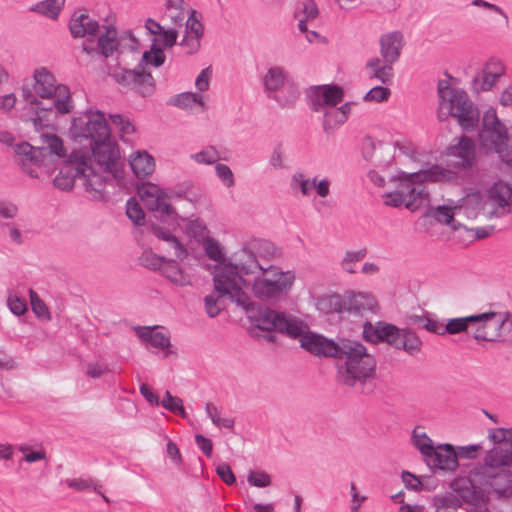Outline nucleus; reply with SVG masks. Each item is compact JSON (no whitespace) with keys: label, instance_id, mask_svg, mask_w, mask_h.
I'll use <instances>...</instances> for the list:
<instances>
[{"label":"nucleus","instance_id":"nucleus-56","mask_svg":"<svg viewBox=\"0 0 512 512\" xmlns=\"http://www.w3.org/2000/svg\"><path fill=\"white\" fill-rule=\"evenodd\" d=\"M7 305L10 311L16 316L24 315L27 312L25 299L19 297L16 293H9L7 297Z\"/></svg>","mask_w":512,"mask_h":512},{"label":"nucleus","instance_id":"nucleus-18","mask_svg":"<svg viewBox=\"0 0 512 512\" xmlns=\"http://www.w3.org/2000/svg\"><path fill=\"white\" fill-rule=\"evenodd\" d=\"M506 70V65L501 59L496 57L489 58L473 78V90L477 93L491 91L499 79L505 76Z\"/></svg>","mask_w":512,"mask_h":512},{"label":"nucleus","instance_id":"nucleus-44","mask_svg":"<svg viewBox=\"0 0 512 512\" xmlns=\"http://www.w3.org/2000/svg\"><path fill=\"white\" fill-rule=\"evenodd\" d=\"M189 158L197 165H212L220 159V155L214 146H205L200 151L192 153Z\"/></svg>","mask_w":512,"mask_h":512},{"label":"nucleus","instance_id":"nucleus-13","mask_svg":"<svg viewBox=\"0 0 512 512\" xmlns=\"http://www.w3.org/2000/svg\"><path fill=\"white\" fill-rule=\"evenodd\" d=\"M93 166L103 176V172L117 178L122 173V156L120 146L112 137L111 131L102 138L90 143V152Z\"/></svg>","mask_w":512,"mask_h":512},{"label":"nucleus","instance_id":"nucleus-9","mask_svg":"<svg viewBox=\"0 0 512 512\" xmlns=\"http://www.w3.org/2000/svg\"><path fill=\"white\" fill-rule=\"evenodd\" d=\"M336 358L339 359L337 369L341 383L355 387L374 379L376 361L361 343L341 340L340 352Z\"/></svg>","mask_w":512,"mask_h":512},{"label":"nucleus","instance_id":"nucleus-21","mask_svg":"<svg viewBox=\"0 0 512 512\" xmlns=\"http://www.w3.org/2000/svg\"><path fill=\"white\" fill-rule=\"evenodd\" d=\"M97 34L96 45H93L90 39L83 44V50L87 54L99 53L108 58L118 51L120 43L117 37V30L113 25H103Z\"/></svg>","mask_w":512,"mask_h":512},{"label":"nucleus","instance_id":"nucleus-49","mask_svg":"<svg viewBox=\"0 0 512 512\" xmlns=\"http://www.w3.org/2000/svg\"><path fill=\"white\" fill-rule=\"evenodd\" d=\"M110 120L123 141H126V138L135 132L133 123L121 115H110Z\"/></svg>","mask_w":512,"mask_h":512},{"label":"nucleus","instance_id":"nucleus-46","mask_svg":"<svg viewBox=\"0 0 512 512\" xmlns=\"http://www.w3.org/2000/svg\"><path fill=\"white\" fill-rule=\"evenodd\" d=\"M30 304L33 313L37 318L43 321L51 320V313L45 302L39 297V295L32 289L29 290Z\"/></svg>","mask_w":512,"mask_h":512},{"label":"nucleus","instance_id":"nucleus-19","mask_svg":"<svg viewBox=\"0 0 512 512\" xmlns=\"http://www.w3.org/2000/svg\"><path fill=\"white\" fill-rule=\"evenodd\" d=\"M151 232L159 241L158 248L170 258L183 261L188 257L189 252L186 245L169 229L153 224Z\"/></svg>","mask_w":512,"mask_h":512},{"label":"nucleus","instance_id":"nucleus-29","mask_svg":"<svg viewBox=\"0 0 512 512\" xmlns=\"http://www.w3.org/2000/svg\"><path fill=\"white\" fill-rule=\"evenodd\" d=\"M203 36V26L198 17L186 20L185 31L179 45L185 49L186 54H194L200 48V39Z\"/></svg>","mask_w":512,"mask_h":512},{"label":"nucleus","instance_id":"nucleus-63","mask_svg":"<svg viewBox=\"0 0 512 512\" xmlns=\"http://www.w3.org/2000/svg\"><path fill=\"white\" fill-rule=\"evenodd\" d=\"M108 372V367L98 362L89 363L86 367V374L92 379H99Z\"/></svg>","mask_w":512,"mask_h":512},{"label":"nucleus","instance_id":"nucleus-15","mask_svg":"<svg viewBox=\"0 0 512 512\" xmlns=\"http://www.w3.org/2000/svg\"><path fill=\"white\" fill-rule=\"evenodd\" d=\"M108 132L110 128L104 113L99 110H87L71 119L67 136L75 142L89 140L92 143Z\"/></svg>","mask_w":512,"mask_h":512},{"label":"nucleus","instance_id":"nucleus-39","mask_svg":"<svg viewBox=\"0 0 512 512\" xmlns=\"http://www.w3.org/2000/svg\"><path fill=\"white\" fill-rule=\"evenodd\" d=\"M64 4L65 0H44L33 5L31 10L47 18L56 20Z\"/></svg>","mask_w":512,"mask_h":512},{"label":"nucleus","instance_id":"nucleus-28","mask_svg":"<svg viewBox=\"0 0 512 512\" xmlns=\"http://www.w3.org/2000/svg\"><path fill=\"white\" fill-rule=\"evenodd\" d=\"M508 131L506 127L500 122L494 109L487 110L483 115L482 130L479 134V141L481 146L490 145L495 138H499Z\"/></svg>","mask_w":512,"mask_h":512},{"label":"nucleus","instance_id":"nucleus-61","mask_svg":"<svg viewBox=\"0 0 512 512\" xmlns=\"http://www.w3.org/2000/svg\"><path fill=\"white\" fill-rule=\"evenodd\" d=\"M212 78V70L211 68H205L203 69L199 75L196 77L195 80V87L197 89L196 93L203 94L206 92L210 87V81Z\"/></svg>","mask_w":512,"mask_h":512},{"label":"nucleus","instance_id":"nucleus-51","mask_svg":"<svg viewBox=\"0 0 512 512\" xmlns=\"http://www.w3.org/2000/svg\"><path fill=\"white\" fill-rule=\"evenodd\" d=\"M220 298L230 299L228 296L220 295L215 289L213 293L204 298L205 310L209 317H216L222 310Z\"/></svg>","mask_w":512,"mask_h":512},{"label":"nucleus","instance_id":"nucleus-8","mask_svg":"<svg viewBox=\"0 0 512 512\" xmlns=\"http://www.w3.org/2000/svg\"><path fill=\"white\" fill-rule=\"evenodd\" d=\"M14 151L22 171L31 178L50 175L56 161L65 158L67 155V148L63 139L52 132L40 135L39 146L34 147L27 142H23L17 144Z\"/></svg>","mask_w":512,"mask_h":512},{"label":"nucleus","instance_id":"nucleus-57","mask_svg":"<svg viewBox=\"0 0 512 512\" xmlns=\"http://www.w3.org/2000/svg\"><path fill=\"white\" fill-rule=\"evenodd\" d=\"M319 15L316 3L312 0H306L302 3L301 11L298 14L299 20H304V24L308 21L315 20Z\"/></svg>","mask_w":512,"mask_h":512},{"label":"nucleus","instance_id":"nucleus-23","mask_svg":"<svg viewBox=\"0 0 512 512\" xmlns=\"http://www.w3.org/2000/svg\"><path fill=\"white\" fill-rule=\"evenodd\" d=\"M68 26L74 38L96 36L101 28L97 19L91 16L85 9L74 11Z\"/></svg>","mask_w":512,"mask_h":512},{"label":"nucleus","instance_id":"nucleus-10","mask_svg":"<svg viewBox=\"0 0 512 512\" xmlns=\"http://www.w3.org/2000/svg\"><path fill=\"white\" fill-rule=\"evenodd\" d=\"M76 178H80L86 191L94 193L95 196L101 193L105 184V177L93 166L89 154L82 150L73 151L68 160L63 162L53 185L68 191L73 188Z\"/></svg>","mask_w":512,"mask_h":512},{"label":"nucleus","instance_id":"nucleus-47","mask_svg":"<svg viewBox=\"0 0 512 512\" xmlns=\"http://www.w3.org/2000/svg\"><path fill=\"white\" fill-rule=\"evenodd\" d=\"M160 404L164 409L170 411L171 413L178 414L182 418H187V413L183 406L182 399L173 396L169 391L165 392V395Z\"/></svg>","mask_w":512,"mask_h":512},{"label":"nucleus","instance_id":"nucleus-37","mask_svg":"<svg viewBox=\"0 0 512 512\" xmlns=\"http://www.w3.org/2000/svg\"><path fill=\"white\" fill-rule=\"evenodd\" d=\"M411 443L419 451L424 461L431 456L436 447L433 440L427 435L423 426H416L411 432Z\"/></svg>","mask_w":512,"mask_h":512},{"label":"nucleus","instance_id":"nucleus-60","mask_svg":"<svg viewBox=\"0 0 512 512\" xmlns=\"http://www.w3.org/2000/svg\"><path fill=\"white\" fill-rule=\"evenodd\" d=\"M482 451L480 444H472L467 446H458L456 448L457 460L459 458L473 460L476 459Z\"/></svg>","mask_w":512,"mask_h":512},{"label":"nucleus","instance_id":"nucleus-43","mask_svg":"<svg viewBox=\"0 0 512 512\" xmlns=\"http://www.w3.org/2000/svg\"><path fill=\"white\" fill-rule=\"evenodd\" d=\"M432 503L434 512H456L461 506L460 500L451 494L435 495Z\"/></svg>","mask_w":512,"mask_h":512},{"label":"nucleus","instance_id":"nucleus-30","mask_svg":"<svg viewBox=\"0 0 512 512\" xmlns=\"http://www.w3.org/2000/svg\"><path fill=\"white\" fill-rule=\"evenodd\" d=\"M165 16L174 25L172 29H175L177 32V27H181L184 21L186 22V20L192 16L197 17L196 12L189 8L183 0H167ZM161 26L164 29H171V27Z\"/></svg>","mask_w":512,"mask_h":512},{"label":"nucleus","instance_id":"nucleus-41","mask_svg":"<svg viewBox=\"0 0 512 512\" xmlns=\"http://www.w3.org/2000/svg\"><path fill=\"white\" fill-rule=\"evenodd\" d=\"M205 411L208 418L216 427L226 429H232L234 427V420L224 415L214 403H207Z\"/></svg>","mask_w":512,"mask_h":512},{"label":"nucleus","instance_id":"nucleus-17","mask_svg":"<svg viewBox=\"0 0 512 512\" xmlns=\"http://www.w3.org/2000/svg\"><path fill=\"white\" fill-rule=\"evenodd\" d=\"M441 159L440 165L454 169L458 175L459 168L471 169L476 164V143L467 136H461L441 153Z\"/></svg>","mask_w":512,"mask_h":512},{"label":"nucleus","instance_id":"nucleus-12","mask_svg":"<svg viewBox=\"0 0 512 512\" xmlns=\"http://www.w3.org/2000/svg\"><path fill=\"white\" fill-rule=\"evenodd\" d=\"M363 336L367 341L377 343L385 341L397 349H403L410 355L418 353L422 342L411 330L399 329L394 325L378 322L376 325L366 323Z\"/></svg>","mask_w":512,"mask_h":512},{"label":"nucleus","instance_id":"nucleus-54","mask_svg":"<svg viewBox=\"0 0 512 512\" xmlns=\"http://www.w3.org/2000/svg\"><path fill=\"white\" fill-rule=\"evenodd\" d=\"M167 260L166 256H160L152 252L144 253L142 256L143 265L150 270L159 271L160 274H162Z\"/></svg>","mask_w":512,"mask_h":512},{"label":"nucleus","instance_id":"nucleus-6","mask_svg":"<svg viewBox=\"0 0 512 512\" xmlns=\"http://www.w3.org/2000/svg\"><path fill=\"white\" fill-rule=\"evenodd\" d=\"M248 317L255 328L268 332L269 341L275 339L271 332L278 331L290 338H298L301 347L316 356L337 357L340 352L341 341L335 343L322 335L310 332L302 320L291 314L264 307L250 310Z\"/></svg>","mask_w":512,"mask_h":512},{"label":"nucleus","instance_id":"nucleus-53","mask_svg":"<svg viewBox=\"0 0 512 512\" xmlns=\"http://www.w3.org/2000/svg\"><path fill=\"white\" fill-rule=\"evenodd\" d=\"M269 165L275 170L287 168L286 150L279 144L273 148L269 156Z\"/></svg>","mask_w":512,"mask_h":512},{"label":"nucleus","instance_id":"nucleus-42","mask_svg":"<svg viewBox=\"0 0 512 512\" xmlns=\"http://www.w3.org/2000/svg\"><path fill=\"white\" fill-rule=\"evenodd\" d=\"M300 96L299 88L296 84L287 81L279 94L275 96L276 101L283 107H290L296 103Z\"/></svg>","mask_w":512,"mask_h":512},{"label":"nucleus","instance_id":"nucleus-2","mask_svg":"<svg viewBox=\"0 0 512 512\" xmlns=\"http://www.w3.org/2000/svg\"><path fill=\"white\" fill-rule=\"evenodd\" d=\"M487 439L493 445L483 459V464L470 471L469 478H457L451 488L468 504L488 503L491 496H512V427L491 428Z\"/></svg>","mask_w":512,"mask_h":512},{"label":"nucleus","instance_id":"nucleus-26","mask_svg":"<svg viewBox=\"0 0 512 512\" xmlns=\"http://www.w3.org/2000/svg\"><path fill=\"white\" fill-rule=\"evenodd\" d=\"M161 275L176 287L183 288L193 285L192 273L176 258H168Z\"/></svg>","mask_w":512,"mask_h":512},{"label":"nucleus","instance_id":"nucleus-59","mask_svg":"<svg viewBox=\"0 0 512 512\" xmlns=\"http://www.w3.org/2000/svg\"><path fill=\"white\" fill-rule=\"evenodd\" d=\"M390 94L391 92L388 88L376 86L365 94L364 100L368 102L380 103L387 101L390 97Z\"/></svg>","mask_w":512,"mask_h":512},{"label":"nucleus","instance_id":"nucleus-31","mask_svg":"<svg viewBox=\"0 0 512 512\" xmlns=\"http://www.w3.org/2000/svg\"><path fill=\"white\" fill-rule=\"evenodd\" d=\"M261 81L265 92L272 95L284 87L288 81V74L285 68L281 66H271L263 74Z\"/></svg>","mask_w":512,"mask_h":512},{"label":"nucleus","instance_id":"nucleus-62","mask_svg":"<svg viewBox=\"0 0 512 512\" xmlns=\"http://www.w3.org/2000/svg\"><path fill=\"white\" fill-rule=\"evenodd\" d=\"M18 98L15 93L0 95V112L10 113L16 106Z\"/></svg>","mask_w":512,"mask_h":512},{"label":"nucleus","instance_id":"nucleus-27","mask_svg":"<svg viewBox=\"0 0 512 512\" xmlns=\"http://www.w3.org/2000/svg\"><path fill=\"white\" fill-rule=\"evenodd\" d=\"M405 40L401 31L394 30L383 33L379 38L381 57L389 62H396L400 57Z\"/></svg>","mask_w":512,"mask_h":512},{"label":"nucleus","instance_id":"nucleus-50","mask_svg":"<svg viewBox=\"0 0 512 512\" xmlns=\"http://www.w3.org/2000/svg\"><path fill=\"white\" fill-rule=\"evenodd\" d=\"M126 214L135 225H143L145 212L135 198H130L126 203Z\"/></svg>","mask_w":512,"mask_h":512},{"label":"nucleus","instance_id":"nucleus-52","mask_svg":"<svg viewBox=\"0 0 512 512\" xmlns=\"http://www.w3.org/2000/svg\"><path fill=\"white\" fill-rule=\"evenodd\" d=\"M324 113L323 126L325 131L332 130L343 123H345V119L338 110V108H329Z\"/></svg>","mask_w":512,"mask_h":512},{"label":"nucleus","instance_id":"nucleus-7","mask_svg":"<svg viewBox=\"0 0 512 512\" xmlns=\"http://www.w3.org/2000/svg\"><path fill=\"white\" fill-rule=\"evenodd\" d=\"M457 173L454 169L440 164L425 165L417 171H399L390 179L395 189L386 193L384 204L390 207L404 206L414 212L429 198L426 183H454Z\"/></svg>","mask_w":512,"mask_h":512},{"label":"nucleus","instance_id":"nucleus-48","mask_svg":"<svg viewBox=\"0 0 512 512\" xmlns=\"http://www.w3.org/2000/svg\"><path fill=\"white\" fill-rule=\"evenodd\" d=\"M365 256H366L365 249H360L357 251H346L341 262H340V267L342 268L343 271H345L349 274H353L356 272V270H355L356 264L359 261H361L362 259H364Z\"/></svg>","mask_w":512,"mask_h":512},{"label":"nucleus","instance_id":"nucleus-55","mask_svg":"<svg viewBox=\"0 0 512 512\" xmlns=\"http://www.w3.org/2000/svg\"><path fill=\"white\" fill-rule=\"evenodd\" d=\"M247 481L250 486L266 488L271 485V476L262 470H251L247 474Z\"/></svg>","mask_w":512,"mask_h":512},{"label":"nucleus","instance_id":"nucleus-45","mask_svg":"<svg viewBox=\"0 0 512 512\" xmlns=\"http://www.w3.org/2000/svg\"><path fill=\"white\" fill-rule=\"evenodd\" d=\"M469 327L474 331V314L466 317L449 319L447 324L444 326V331L445 334H458L467 331Z\"/></svg>","mask_w":512,"mask_h":512},{"label":"nucleus","instance_id":"nucleus-22","mask_svg":"<svg viewBox=\"0 0 512 512\" xmlns=\"http://www.w3.org/2000/svg\"><path fill=\"white\" fill-rule=\"evenodd\" d=\"M425 462L431 469L445 472H454L459 466L456 448L449 443L436 445Z\"/></svg>","mask_w":512,"mask_h":512},{"label":"nucleus","instance_id":"nucleus-14","mask_svg":"<svg viewBox=\"0 0 512 512\" xmlns=\"http://www.w3.org/2000/svg\"><path fill=\"white\" fill-rule=\"evenodd\" d=\"M512 331V315L506 310H488L474 314V335L477 341L502 340Z\"/></svg>","mask_w":512,"mask_h":512},{"label":"nucleus","instance_id":"nucleus-33","mask_svg":"<svg viewBox=\"0 0 512 512\" xmlns=\"http://www.w3.org/2000/svg\"><path fill=\"white\" fill-rule=\"evenodd\" d=\"M176 220H180L184 224L183 231L185 235L198 242H201L210 234V230L205 221L198 217H181L179 215V218Z\"/></svg>","mask_w":512,"mask_h":512},{"label":"nucleus","instance_id":"nucleus-38","mask_svg":"<svg viewBox=\"0 0 512 512\" xmlns=\"http://www.w3.org/2000/svg\"><path fill=\"white\" fill-rule=\"evenodd\" d=\"M19 453L22 455V460L27 464L36 462L47 461V452L42 445H31L22 443L17 447Z\"/></svg>","mask_w":512,"mask_h":512},{"label":"nucleus","instance_id":"nucleus-5","mask_svg":"<svg viewBox=\"0 0 512 512\" xmlns=\"http://www.w3.org/2000/svg\"><path fill=\"white\" fill-rule=\"evenodd\" d=\"M512 206V185L506 181L494 182L487 193L482 194L476 188H470L457 202L440 205L431 211L439 223L458 231L466 240L483 239L489 236L490 228H469L466 221L479 216L491 217L497 208Z\"/></svg>","mask_w":512,"mask_h":512},{"label":"nucleus","instance_id":"nucleus-64","mask_svg":"<svg viewBox=\"0 0 512 512\" xmlns=\"http://www.w3.org/2000/svg\"><path fill=\"white\" fill-rule=\"evenodd\" d=\"M350 494L352 497L350 510L351 512H360L361 505L366 501L367 497L365 495H361L356 488L354 483L350 485Z\"/></svg>","mask_w":512,"mask_h":512},{"label":"nucleus","instance_id":"nucleus-4","mask_svg":"<svg viewBox=\"0 0 512 512\" xmlns=\"http://www.w3.org/2000/svg\"><path fill=\"white\" fill-rule=\"evenodd\" d=\"M19 94L28 113L27 121L36 131L55 127L60 117L75 109L70 87L58 81L55 73L46 66L34 68L31 78L23 79Z\"/></svg>","mask_w":512,"mask_h":512},{"label":"nucleus","instance_id":"nucleus-40","mask_svg":"<svg viewBox=\"0 0 512 512\" xmlns=\"http://www.w3.org/2000/svg\"><path fill=\"white\" fill-rule=\"evenodd\" d=\"M349 303L350 307L359 313L374 311L377 308V301L374 296L363 292L353 294Z\"/></svg>","mask_w":512,"mask_h":512},{"label":"nucleus","instance_id":"nucleus-58","mask_svg":"<svg viewBox=\"0 0 512 512\" xmlns=\"http://www.w3.org/2000/svg\"><path fill=\"white\" fill-rule=\"evenodd\" d=\"M215 173L225 187L231 188L234 186L235 179L229 166L223 163H217L215 165Z\"/></svg>","mask_w":512,"mask_h":512},{"label":"nucleus","instance_id":"nucleus-34","mask_svg":"<svg viewBox=\"0 0 512 512\" xmlns=\"http://www.w3.org/2000/svg\"><path fill=\"white\" fill-rule=\"evenodd\" d=\"M140 339L150 343L153 347L166 350V355L170 353V337L167 332L157 328H141L137 330Z\"/></svg>","mask_w":512,"mask_h":512},{"label":"nucleus","instance_id":"nucleus-24","mask_svg":"<svg viewBox=\"0 0 512 512\" xmlns=\"http://www.w3.org/2000/svg\"><path fill=\"white\" fill-rule=\"evenodd\" d=\"M292 187L300 190L303 196H310L313 191L320 198L330 195L331 180L325 177L307 178L301 173H296L291 179Z\"/></svg>","mask_w":512,"mask_h":512},{"label":"nucleus","instance_id":"nucleus-3","mask_svg":"<svg viewBox=\"0 0 512 512\" xmlns=\"http://www.w3.org/2000/svg\"><path fill=\"white\" fill-rule=\"evenodd\" d=\"M145 28L153 35L151 48L142 54L137 53L138 41L131 32L123 34L121 41H128L130 50L118 53L117 65L109 66L108 73L124 87L136 90L141 96H151L155 91L152 75L146 72L147 66L159 67L165 61L163 48H171L177 43L178 35L175 29H164L160 23L149 18Z\"/></svg>","mask_w":512,"mask_h":512},{"label":"nucleus","instance_id":"nucleus-1","mask_svg":"<svg viewBox=\"0 0 512 512\" xmlns=\"http://www.w3.org/2000/svg\"><path fill=\"white\" fill-rule=\"evenodd\" d=\"M206 256L218 264L213 274L215 290L245 308L254 297L274 302L290 293L296 274L272 262L278 257L275 245L262 238H250L227 259L220 241L210 234L201 241Z\"/></svg>","mask_w":512,"mask_h":512},{"label":"nucleus","instance_id":"nucleus-20","mask_svg":"<svg viewBox=\"0 0 512 512\" xmlns=\"http://www.w3.org/2000/svg\"><path fill=\"white\" fill-rule=\"evenodd\" d=\"M344 97L342 88L336 85H322L312 87L309 91V99L312 109L316 112H324L335 107Z\"/></svg>","mask_w":512,"mask_h":512},{"label":"nucleus","instance_id":"nucleus-35","mask_svg":"<svg viewBox=\"0 0 512 512\" xmlns=\"http://www.w3.org/2000/svg\"><path fill=\"white\" fill-rule=\"evenodd\" d=\"M482 147L495 151L500 161L507 167L512 168V135L507 133L495 138L490 145H483Z\"/></svg>","mask_w":512,"mask_h":512},{"label":"nucleus","instance_id":"nucleus-25","mask_svg":"<svg viewBox=\"0 0 512 512\" xmlns=\"http://www.w3.org/2000/svg\"><path fill=\"white\" fill-rule=\"evenodd\" d=\"M129 167L133 175L138 180H146L150 178L156 169L155 158L144 149L132 151L127 158Z\"/></svg>","mask_w":512,"mask_h":512},{"label":"nucleus","instance_id":"nucleus-36","mask_svg":"<svg viewBox=\"0 0 512 512\" xmlns=\"http://www.w3.org/2000/svg\"><path fill=\"white\" fill-rule=\"evenodd\" d=\"M206 101L207 96L204 94L196 92H183L173 97L171 104L184 110H193L196 107H199L202 111H204L207 108Z\"/></svg>","mask_w":512,"mask_h":512},{"label":"nucleus","instance_id":"nucleus-11","mask_svg":"<svg viewBox=\"0 0 512 512\" xmlns=\"http://www.w3.org/2000/svg\"><path fill=\"white\" fill-rule=\"evenodd\" d=\"M438 95V118L440 121L454 117L466 131H473L477 128L478 109L463 89L451 86L448 80H441L438 83Z\"/></svg>","mask_w":512,"mask_h":512},{"label":"nucleus","instance_id":"nucleus-16","mask_svg":"<svg viewBox=\"0 0 512 512\" xmlns=\"http://www.w3.org/2000/svg\"><path fill=\"white\" fill-rule=\"evenodd\" d=\"M136 193L142 204L151 212L162 218L177 219V209L170 202L168 191L157 183L141 181L136 186Z\"/></svg>","mask_w":512,"mask_h":512},{"label":"nucleus","instance_id":"nucleus-32","mask_svg":"<svg viewBox=\"0 0 512 512\" xmlns=\"http://www.w3.org/2000/svg\"><path fill=\"white\" fill-rule=\"evenodd\" d=\"M383 57H372L366 63V69L371 77L383 84L390 83L393 78V64Z\"/></svg>","mask_w":512,"mask_h":512}]
</instances>
